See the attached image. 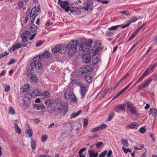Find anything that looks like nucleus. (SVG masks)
Returning <instances> with one entry per match:
<instances>
[{
	"label": "nucleus",
	"instance_id": "nucleus-1",
	"mask_svg": "<svg viewBox=\"0 0 157 157\" xmlns=\"http://www.w3.org/2000/svg\"><path fill=\"white\" fill-rule=\"evenodd\" d=\"M66 48L69 50L68 54L71 56H73L78 51L85 52L82 45L78 43L76 41L72 40L67 46Z\"/></svg>",
	"mask_w": 157,
	"mask_h": 157
},
{
	"label": "nucleus",
	"instance_id": "nucleus-2",
	"mask_svg": "<svg viewBox=\"0 0 157 157\" xmlns=\"http://www.w3.org/2000/svg\"><path fill=\"white\" fill-rule=\"evenodd\" d=\"M33 61L30 64L32 69L33 70H38L41 68L42 66L40 62L42 60V57L40 55L37 56L33 59Z\"/></svg>",
	"mask_w": 157,
	"mask_h": 157
},
{
	"label": "nucleus",
	"instance_id": "nucleus-3",
	"mask_svg": "<svg viewBox=\"0 0 157 157\" xmlns=\"http://www.w3.org/2000/svg\"><path fill=\"white\" fill-rule=\"evenodd\" d=\"M58 3L60 4V6L65 10V12H68L69 10L70 7L68 6L69 3L68 2H62L60 0H59Z\"/></svg>",
	"mask_w": 157,
	"mask_h": 157
},
{
	"label": "nucleus",
	"instance_id": "nucleus-4",
	"mask_svg": "<svg viewBox=\"0 0 157 157\" xmlns=\"http://www.w3.org/2000/svg\"><path fill=\"white\" fill-rule=\"evenodd\" d=\"M93 69L92 68L90 67L89 66H87L86 67H83L81 68L79 71V73L80 74H83L84 76L85 75H87V73L92 71Z\"/></svg>",
	"mask_w": 157,
	"mask_h": 157
},
{
	"label": "nucleus",
	"instance_id": "nucleus-5",
	"mask_svg": "<svg viewBox=\"0 0 157 157\" xmlns=\"http://www.w3.org/2000/svg\"><path fill=\"white\" fill-rule=\"evenodd\" d=\"M153 80V79L152 78H148L144 82L142 83L141 85L138 86L139 89L142 90L143 88L147 87Z\"/></svg>",
	"mask_w": 157,
	"mask_h": 157
},
{
	"label": "nucleus",
	"instance_id": "nucleus-6",
	"mask_svg": "<svg viewBox=\"0 0 157 157\" xmlns=\"http://www.w3.org/2000/svg\"><path fill=\"white\" fill-rule=\"evenodd\" d=\"M91 56L88 54H84L82 57V59L83 62L88 63L90 61Z\"/></svg>",
	"mask_w": 157,
	"mask_h": 157
},
{
	"label": "nucleus",
	"instance_id": "nucleus-7",
	"mask_svg": "<svg viewBox=\"0 0 157 157\" xmlns=\"http://www.w3.org/2000/svg\"><path fill=\"white\" fill-rule=\"evenodd\" d=\"M133 82L132 81L126 86L123 88L122 90L120 91L115 96L114 98H116L120 95L121 94L124 92L126 90L130 87Z\"/></svg>",
	"mask_w": 157,
	"mask_h": 157
},
{
	"label": "nucleus",
	"instance_id": "nucleus-8",
	"mask_svg": "<svg viewBox=\"0 0 157 157\" xmlns=\"http://www.w3.org/2000/svg\"><path fill=\"white\" fill-rule=\"evenodd\" d=\"M133 82L132 81L126 86L123 88L122 90L120 91L115 96L114 98H116L120 95L121 94L124 92L126 90L130 87Z\"/></svg>",
	"mask_w": 157,
	"mask_h": 157
},
{
	"label": "nucleus",
	"instance_id": "nucleus-9",
	"mask_svg": "<svg viewBox=\"0 0 157 157\" xmlns=\"http://www.w3.org/2000/svg\"><path fill=\"white\" fill-rule=\"evenodd\" d=\"M72 91L71 90L68 89L67 90L64 94V97L65 99H67L71 97L73 94Z\"/></svg>",
	"mask_w": 157,
	"mask_h": 157
},
{
	"label": "nucleus",
	"instance_id": "nucleus-10",
	"mask_svg": "<svg viewBox=\"0 0 157 157\" xmlns=\"http://www.w3.org/2000/svg\"><path fill=\"white\" fill-rule=\"evenodd\" d=\"M114 109L117 112H118L119 110H121L124 112L125 111V107L124 104L118 105L115 107Z\"/></svg>",
	"mask_w": 157,
	"mask_h": 157
},
{
	"label": "nucleus",
	"instance_id": "nucleus-11",
	"mask_svg": "<svg viewBox=\"0 0 157 157\" xmlns=\"http://www.w3.org/2000/svg\"><path fill=\"white\" fill-rule=\"evenodd\" d=\"M30 87L29 84H25L20 89V91L22 93L26 92L29 89Z\"/></svg>",
	"mask_w": 157,
	"mask_h": 157
},
{
	"label": "nucleus",
	"instance_id": "nucleus-12",
	"mask_svg": "<svg viewBox=\"0 0 157 157\" xmlns=\"http://www.w3.org/2000/svg\"><path fill=\"white\" fill-rule=\"evenodd\" d=\"M34 106L35 108L38 110L41 109L44 110L46 108L45 106L43 103L36 104L34 105Z\"/></svg>",
	"mask_w": 157,
	"mask_h": 157
},
{
	"label": "nucleus",
	"instance_id": "nucleus-13",
	"mask_svg": "<svg viewBox=\"0 0 157 157\" xmlns=\"http://www.w3.org/2000/svg\"><path fill=\"white\" fill-rule=\"evenodd\" d=\"M57 109L58 111L63 110V112L64 115L66 114L68 111V107L66 105L63 106L61 109L58 108Z\"/></svg>",
	"mask_w": 157,
	"mask_h": 157
},
{
	"label": "nucleus",
	"instance_id": "nucleus-14",
	"mask_svg": "<svg viewBox=\"0 0 157 157\" xmlns=\"http://www.w3.org/2000/svg\"><path fill=\"white\" fill-rule=\"evenodd\" d=\"M29 13L28 14H29V19L31 20V23H33L36 18V16H35L36 14L34 13V12H32V11H31V12H30V14H29Z\"/></svg>",
	"mask_w": 157,
	"mask_h": 157
},
{
	"label": "nucleus",
	"instance_id": "nucleus-15",
	"mask_svg": "<svg viewBox=\"0 0 157 157\" xmlns=\"http://www.w3.org/2000/svg\"><path fill=\"white\" fill-rule=\"evenodd\" d=\"M99 61V59L98 57L95 56H93L91 61V63L93 65H96L97 64Z\"/></svg>",
	"mask_w": 157,
	"mask_h": 157
},
{
	"label": "nucleus",
	"instance_id": "nucleus-16",
	"mask_svg": "<svg viewBox=\"0 0 157 157\" xmlns=\"http://www.w3.org/2000/svg\"><path fill=\"white\" fill-rule=\"evenodd\" d=\"M71 82L73 85H75L77 86H80L82 84V83L80 82H79L76 79H72L71 81Z\"/></svg>",
	"mask_w": 157,
	"mask_h": 157
},
{
	"label": "nucleus",
	"instance_id": "nucleus-17",
	"mask_svg": "<svg viewBox=\"0 0 157 157\" xmlns=\"http://www.w3.org/2000/svg\"><path fill=\"white\" fill-rule=\"evenodd\" d=\"M152 114H153L154 116L155 117L157 115V110L153 108H151L149 111V115L150 116Z\"/></svg>",
	"mask_w": 157,
	"mask_h": 157
},
{
	"label": "nucleus",
	"instance_id": "nucleus-18",
	"mask_svg": "<svg viewBox=\"0 0 157 157\" xmlns=\"http://www.w3.org/2000/svg\"><path fill=\"white\" fill-rule=\"evenodd\" d=\"M98 153L97 152L93 151H89V157H98Z\"/></svg>",
	"mask_w": 157,
	"mask_h": 157
},
{
	"label": "nucleus",
	"instance_id": "nucleus-19",
	"mask_svg": "<svg viewBox=\"0 0 157 157\" xmlns=\"http://www.w3.org/2000/svg\"><path fill=\"white\" fill-rule=\"evenodd\" d=\"M80 86V92L82 95H84L86 92V86L84 85H81Z\"/></svg>",
	"mask_w": 157,
	"mask_h": 157
},
{
	"label": "nucleus",
	"instance_id": "nucleus-20",
	"mask_svg": "<svg viewBox=\"0 0 157 157\" xmlns=\"http://www.w3.org/2000/svg\"><path fill=\"white\" fill-rule=\"evenodd\" d=\"M30 81L32 82H36L37 81V77L35 75H32L30 78Z\"/></svg>",
	"mask_w": 157,
	"mask_h": 157
},
{
	"label": "nucleus",
	"instance_id": "nucleus-21",
	"mask_svg": "<svg viewBox=\"0 0 157 157\" xmlns=\"http://www.w3.org/2000/svg\"><path fill=\"white\" fill-rule=\"evenodd\" d=\"M29 29L32 33H34L37 29V27L34 24H31Z\"/></svg>",
	"mask_w": 157,
	"mask_h": 157
},
{
	"label": "nucleus",
	"instance_id": "nucleus-22",
	"mask_svg": "<svg viewBox=\"0 0 157 157\" xmlns=\"http://www.w3.org/2000/svg\"><path fill=\"white\" fill-rule=\"evenodd\" d=\"M21 47V43H20L19 44H17L15 45H13L10 48V50H12L13 52L15 51V49L16 48H20Z\"/></svg>",
	"mask_w": 157,
	"mask_h": 157
},
{
	"label": "nucleus",
	"instance_id": "nucleus-23",
	"mask_svg": "<svg viewBox=\"0 0 157 157\" xmlns=\"http://www.w3.org/2000/svg\"><path fill=\"white\" fill-rule=\"evenodd\" d=\"M61 46L59 45H56L52 49L53 53H56L59 51L60 50Z\"/></svg>",
	"mask_w": 157,
	"mask_h": 157
},
{
	"label": "nucleus",
	"instance_id": "nucleus-24",
	"mask_svg": "<svg viewBox=\"0 0 157 157\" xmlns=\"http://www.w3.org/2000/svg\"><path fill=\"white\" fill-rule=\"evenodd\" d=\"M54 102L52 100L49 99L46 100L45 103L46 106L48 107H51L53 104Z\"/></svg>",
	"mask_w": 157,
	"mask_h": 157
},
{
	"label": "nucleus",
	"instance_id": "nucleus-25",
	"mask_svg": "<svg viewBox=\"0 0 157 157\" xmlns=\"http://www.w3.org/2000/svg\"><path fill=\"white\" fill-rule=\"evenodd\" d=\"M41 95V93L37 90H35L31 94L32 96H39Z\"/></svg>",
	"mask_w": 157,
	"mask_h": 157
},
{
	"label": "nucleus",
	"instance_id": "nucleus-26",
	"mask_svg": "<svg viewBox=\"0 0 157 157\" xmlns=\"http://www.w3.org/2000/svg\"><path fill=\"white\" fill-rule=\"evenodd\" d=\"M131 114L132 115H138V113L136 111V109L135 107H134L133 108L130 109L129 110Z\"/></svg>",
	"mask_w": 157,
	"mask_h": 157
},
{
	"label": "nucleus",
	"instance_id": "nucleus-27",
	"mask_svg": "<svg viewBox=\"0 0 157 157\" xmlns=\"http://www.w3.org/2000/svg\"><path fill=\"white\" fill-rule=\"evenodd\" d=\"M14 127L16 132L19 134H20L21 132V129L19 128L18 125L16 123H15L14 124Z\"/></svg>",
	"mask_w": 157,
	"mask_h": 157
},
{
	"label": "nucleus",
	"instance_id": "nucleus-28",
	"mask_svg": "<svg viewBox=\"0 0 157 157\" xmlns=\"http://www.w3.org/2000/svg\"><path fill=\"white\" fill-rule=\"evenodd\" d=\"M148 73L146 71H145V72L140 77V78L136 82V83H137L140 81H142L143 80V79L144 78V77L146 76V75Z\"/></svg>",
	"mask_w": 157,
	"mask_h": 157
},
{
	"label": "nucleus",
	"instance_id": "nucleus-29",
	"mask_svg": "<svg viewBox=\"0 0 157 157\" xmlns=\"http://www.w3.org/2000/svg\"><path fill=\"white\" fill-rule=\"evenodd\" d=\"M41 95L44 98H48L50 97V94L49 92L47 91H45L41 94Z\"/></svg>",
	"mask_w": 157,
	"mask_h": 157
},
{
	"label": "nucleus",
	"instance_id": "nucleus-30",
	"mask_svg": "<svg viewBox=\"0 0 157 157\" xmlns=\"http://www.w3.org/2000/svg\"><path fill=\"white\" fill-rule=\"evenodd\" d=\"M25 34H27V36L28 37L31 36V33L28 31H25L23 33L21 36L22 38H26V36H25Z\"/></svg>",
	"mask_w": 157,
	"mask_h": 157
},
{
	"label": "nucleus",
	"instance_id": "nucleus-31",
	"mask_svg": "<svg viewBox=\"0 0 157 157\" xmlns=\"http://www.w3.org/2000/svg\"><path fill=\"white\" fill-rule=\"evenodd\" d=\"M84 78L86 79V81L88 83L91 82L93 80L92 77L87 75H85L84 77Z\"/></svg>",
	"mask_w": 157,
	"mask_h": 157
},
{
	"label": "nucleus",
	"instance_id": "nucleus-32",
	"mask_svg": "<svg viewBox=\"0 0 157 157\" xmlns=\"http://www.w3.org/2000/svg\"><path fill=\"white\" fill-rule=\"evenodd\" d=\"M83 123V127L85 128L87 125L88 122V117H86L85 119H83L82 120Z\"/></svg>",
	"mask_w": 157,
	"mask_h": 157
},
{
	"label": "nucleus",
	"instance_id": "nucleus-33",
	"mask_svg": "<svg viewBox=\"0 0 157 157\" xmlns=\"http://www.w3.org/2000/svg\"><path fill=\"white\" fill-rule=\"evenodd\" d=\"M81 110L78 111L76 113H73L71 116V118H74L78 116L81 113Z\"/></svg>",
	"mask_w": 157,
	"mask_h": 157
},
{
	"label": "nucleus",
	"instance_id": "nucleus-34",
	"mask_svg": "<svg viewBox=\"0 0 157 157\" xmlns=\"http://www.w3.org/2000/svg\"><path fill=\"white\" fill-rule=\"evenodd\" d=\"M43 56L44 58H47L51 56L50 53L48 51H46L43 54Z\"/></svg>",
	"mask_w": 157,
	"mask_h": 157
},
{
	"label": "nucleus",
	"instance_id": "nucleus-35",
	"mask_svg": "<svg viewBox=\"0 0 157 157\" xmlns=\"http://www.w3.org/2000/svg\"><path fill=\"white\" fill-rule=\"evenodd\" d=\"M126 105L127 108L129 110L134 107L133 106V104H132V103H131L129 101H128L127 102Z\"/></svg>",
	"mask_w": 157,
	"mask_h": 157
},
{
	"label": "nucleus",
	"instance_id": "nucleus-36",
	"mask_svg": "<svg viewBox=\"0 0 157 157\" xmlns=\"http://www.w3.org/2000/svg\"><path fill=\"white\" fill-rule=\"evenodd\" d=\"M71 12V13H74L75 12H78L79 11V9L76 7H73L70 9Z\"/></svg>",
	"mask_w": 157,
	"mask_h": 157
},
{
	"label": "nucleus",
	"instance_id": "nucleus-37",
	"mask_svg": "<svg viewBox=\"0 0 157 157\" xmlns=\"http://www.w3.org/2000/svg\"><path fill=\"white\" fill-rule=\"evenodd\" d=\"M26 133L29 135V138L33 136V132L31 129L29 128L27 130Z\"/></svg>",
	"mask_w": 157,
	"mask_h": 157
},
{
	"label": "nucleus",
	"instance_id": "nucleus-38",
	"mask_svg": "<svg viewBox=\"0 0 157 157\" xmlns=\"http://www.w3.org/2000/svg\"><path fill=\"white\" fill-rule=\"evenodd\" d=\"M93 42V40L90 39L88 40L86 42L85 45L87 46L90 47L92 45Z\"/></svg>",
	"mask_w": 157,
	"mask_h": 157
},
{
	"label": "nucleus",
	"instance_id": "nucleus-39",
	"mask_svg": "<svg viewBox=\"0 0 157 157\" xmlns=\"http://www.w3.org/2000/svg\"><path fill=\"white\" fill-rule=\"evenodd\" d=\"M155 69L152 65H151L149 66L147 69L145 71L148 73L149 72H150L151 71L154 70Z\"/></svg>",
	"mask_w": 157,
	"mask_h": 157
},
{
	"label": "nucleus",
	"instance_id": "nucleus-40",
	"mask_svg": "<svg viewBox=\"0 0 157 157\" xmlns=\"http://www.w3.org/2000/svg\"><path fill=\"white\" fill-rule=\"evenodd\" d=\"M137 124L135 122H133L131 124L127 125L126 127L130 128H135L136 127Z\"/></svg>",
	"mask_w": 157,
	"mask_h": 157
},
{
	"label": "nucleus",
	"instance_id": "nucleus-41",
	"mask_svg": "<svg viewBox=\"0 0 157 157\" xmlns=\"http://www.w3.org/2000/svg\"><path fill=\"white\" fill-rule=\"evenodd\" d=\"M107 125L105 124H101L99 127L100 130L103 129L107 127Z\"/></svg>",
	"mask_w": 157,
	"mask_h": 157
},
{
	"label": "nucleus",
	"instance_id": "nucleus-42",
	"mask_svg": "<svg viewBox=\"0 0 157 157\" xmlns=\"http://www.w3.org/2000/svg\"><path fill=\"white\" fill-rule=\"evenodd\" d=\"M114 115V113L113 112H111L109 114L108 121H110L113 118Z\"/></svg>",
	"mask_w": 157,
	"mask_h": 157
},
{
	"label": "nucleus",
	"instance_id": "nucleus-43",
	"mask_svg": "<svg viewBox=\"0 0 157 157\" xmlns=\"http://www.w3.org/2000/svg\"><path fill=\"white\" fill-rule=\"evenodd\" d=\"M71 101L74 102H75L76 101V97L73 93V94L71 96Z\"/></svg>",
	"mask_w": 157,
	"mask_h": 157
},
{
	"label": "nucleus",
	"instance_id": "nucleus-44",
	"mask_svg": "<svg viewBox=\"0 0 157 157\" xmlns=\"http://www.w3.org/2000/svg\"><path fill=\"white\" fill-rule=\"evenodd\" d=\"M122 144L124 146L127 147L128 146V141L126 140H122Z\"/></svg>",
	"mask_w": 157,
	"mask_h": 157
},
{
	"label": "nucleus",
	"instance_id": "nucleus-45",
	"mask_svg": "<svg viewBox=\"0 0 157 157\" xmlns=\"http://www.w3.org/2000/svg\"><path fill=\"white\" fill-rule=\"evenodd\" d=\"M120 13H123L125 16H129L130 13L129 11L128 10H125L123 11H120Z\"/></svg>",
	"mask_w": 157,
	"mask_h": 157
},
{
	"label": "nucleus",
	"instance_id": "nucleus-46",
	"mask_svg": "<svg viewBox=\"0 0 157 157\" xmlns=\"http://www.w3.org/2000/svg\"><path fill=\"white\" fill-rule=\"evenodd\" d=\"M31 147H36V142L35 141V140H33L32 139H31Z\"/></svg>",
	"mask_w": 157,
	"mask_h": 157
},
{
	"label": "nucleus",
	"instance_id": "nucleus-47",
	"mask_svg": "<svg viewBox=\"0 0 157 157\" xmlns=\"http://www.w3.org/2000/svg\"><path fill=\"white\" fill-rule=\"evenodd\" d=\"M119 26H120V25H117L115 26H112L110 28H108V29L109 30H114L117 29V27Z\"/></svg>",
	"mask_w": 157,
	"mask_h": 157
},
{
	"label": "nucleus",
	"instance_id": "nucleus-48",
	"mask_svg": "<svg viewBox=\"0 0 157 157\" xmlns=\"http://www.w3.org/2000/svg\"><path fill=\"white\" fill-rule=\"evenodd\" d=\"M96 146L97 147H103L104 146V144L102 142H99L97 144Z\"/></svg>",
	"mask_w": 157,
	"mask_h": 157
},
{
	"label": "nucleus",
	"instance_id": "nucleus-49",
	"mask_svg": "<svg viewBox=\"0 0 157 157\" xmlns=\"http://www.w3.org/2000/svg\"><path fill=\"white\" fill-rule=\"evenodd\" d=\"M9 113L12 115L14 114V111L13 108L12 107H10L9 109Z\"/></svg>",
	"mask_w": 157,
	"mask_h": 157
},
{
	"label": "nucleus",
	"instance_id": "nucleus-50",
	"mask_svg": "<svg viewBox=\"0 0 157 157\" xmlns=\"http://www.w3.org/2000/svg\"><path fill=\"white\" fill-rule=\"evenodd\" d=\"M93 5V3L92 2L90 1H88L87 2V8H89V9H91V7Z\"/></svg>",
	"mask_w": 157,
	"mask_h": 157
},
{
	"label": "nucleus",
	"instance_id": "nucleus-51",
	"mask_svg": "<svg viewBox=\"0 0 157 157\" xmlns=\"http://www.w3.org/2000/svg\"><path fill=\"white\" fill-rule=\"evenodd\" d=\"M32 12H34L35 13H36L37 12H38L39 10L38 9H37V7L36 6L34 7L32 9Z\"/></svg>",
	"mask_w": 157,
	"mask_h": 157
},
{
	"label": "nucleus",
	"instance_id": "nucleus-52",
	"mask_svg": "<svg viewBox=\"0 0 157 157\" xmlns=\"http://www.w3.org/2000/svg\"><path fill=\"white\" fill-rule=\"evenodd\" d=\"M99 130H99V127H95V128H92L90 130V132H95V131H98Z\"/></svg>",
	"mask_w": 157,
	"mask_h": 157
},
{
	"label": "nucleus",
	"instance_id": "nucleus-53",
	"mask_svg": "<svg viewBox=\"0 0 157 157\" xmlns=\"http://www.w3.org/2000/svg\"><path fill=\"white\" fill-rule=\"evenodd\" d=\"M136 34L137 33H136L135 32L134 33H132V34L131 35V36L129 38L128 41H129L134 38L136 36Z\"/></svg>",
	"mask_w": 157,
	"mask_h": 157
},
{
	"label": "nucleus",
	"instance_id": "nucleus-54",
	"mask_svg": "<svg viewBox=\"0 0 157 157\" xmlns=\"http://www.w3.org/2000/svg\"><path fill=\"white\" fill-rule=\"evenodd\" d=\"M48 138V136L46 135H44L42 136L41 140L43 142H44Z\"/></svg>",
	"mask_w": 157,
	"mask_h": 157
},
{
	"label": "nucleus",
	"instance_id": "nucleus-55",
	"mask_svg": "<svg viewBox=\"0 0 157 157\" xmlns=\"http://www.w3.org/2000/svg\"><path fill=\"white\" fill-rule=\"evenodd\" d=\"M137 18L136 17H132L131 19L128 21V22H131V23L132 22H134L136 21L137 20Z\"/></svg>",
	"mask_w": 157,
	"mask_h": 157
},
{
	"label": "nucleus",
	"instance_id": "nucleus-56",
	"mask_svg": "<svg viewBox=\"0 0 157 157\" xmlns=\"http://www.w3.org/2000/svg\"><path fill=\"white\" fill-rule=\"evenodd\" d=\"M140 131L142 133H144L146 131V129L144 127H141L140 128Z\"/></svg>",
	"mask_w": 157,
	"mask_h": 157
},
{
	"label": "nucleus",
	"instance_id": "nucleus-57",
	"mask_svg": "<svg viewBox=\"0 0 157 157\" xmlns=\"http://www.w3.org/2000/svg\"><path fill=\"white\" fill-rule=\"evenodd\" d=\"M107 152V151L106 150L104 151L100 155V157H104V156L105 155Z\"/></svg>",
	"mask_w": 157,
	"mask_h": 157
},
{
	"label": "nucleus",
	"instance_id": "nucleus-58",
	"mask_svg": "<svg viewBox=\"0 0 157 157\" xmlns=\"http://www.w3.org/2000/svg\"><path fill=\"white\" fill-rule=\"evenodd\" d=\"M106 34L109 36H112L113 35V33L110 32H107L106 33Z\"/></svg>",
	"mask_w": 157,
	"mask_h": 157
},
{
	"label": "nucleus",
	"instance_id": "nucleus-59",
	"mask_svg": "<svg viewBox=\"0 0 157 157\" xmlns=\"http://www.w3.org/2000/svg\"><path fill=\"white\" fill-rule=\"evenodd\" d=\"M36 33H33L31 36V37L29 38V40H32L36 36Z\"/></svg>",
	"mask_w": 157,
	"mask_h": 157
},
{
	"label": "nucleus",
	"instance_id": "nucleus-60",
	"mask_svg": "<svg viewBox=\"0 0 157 157\" xmlns=\"http://www.w3.org/2000/svg\"><path fill=\"white\" fill-rule=\"evenodd\" d=\"M61 101V98L60 97H57L56 98L55 100V101L57 103H59Z\"/></svg>",
	"mask_w": 157,
	"mask_h": 157
},
{
	"label": "nucleus",
	"instance_id": "nucleus-61",
	"mask_svg": "<svg viewBox=\"0 0 157 157\" xmlns=\"http://www.w3.org/2000/svg\"><path fill=\"white\" fill-rule=\"evenodd\" d=\"M9 54V52H5L4 53H2L0 55V57H4L6 56L7 55Z\"/></svg>",
	"mask_w": 157,
	"mask_h": 157
},
{
	"label": "nucleus",
	"instance_id": "nucleus-62",
	"mask_svg": "<svg viewBox=\"0 0 157 157\" xmlns=\"http://www.w3.org/2000/svg\"><path fill=\"white\" fill-rule=\"evenodd\" d=\"M15 62V60L13 59H11L8 63L9 65H11L13 63Z\"/></svg>",
	"mask_w": 157,
	"mask_h": 157
},
{
	"label": "nucleus",
	"instance_id": "nucleus-63",
	"mask_svg": "<svg viewBox=\"0 0 157 157\" xmlns=\"http://www.w3.org/2000/svg\"><path fill=\"white\" fill-rule=\"evenodd\" d=\"M10 87L9 86H7L6 85V88L5 90V91L6 92H8L10 90Z\"/></svg>",
	"mask_w": 157,
	"mask_h": 157
},
{
	"label": "nucleus",
	"instance_id": "nucleus-64",
	"mask_svg": "<svg viewBox=\"0 0 157 157\" xmlns=\"http://www.w3.org/2000/svg\"><path fill=\"white\" fill-rule=\"evenodd\" d=\"M18 4L19 6V7L20 8H21L22 7L23 5V2L22 1H20L19 3H18Z\"/></svg>",
	"mask_w": 157,
	"mask_h": 157
}]
</instances>
